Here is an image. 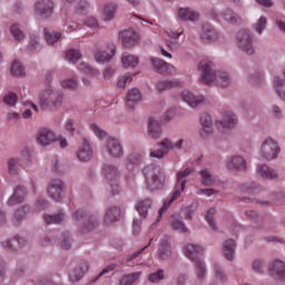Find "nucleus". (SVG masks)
<instances>
[{"label": "nucleus", "instance_id": "1", "mask_svg": "<svg viewBox=\"0 0 285 285\" xmlns=\"http://www.w3.org/2000/svg\"><path fill=\"white\" fill-rule=\"evenodd\" d=\"M39 106L45 112H57L63 106V94L52 87H46L39 94Z\"/></svg>", "mask_w": 285, "mask_h": 285}, {"label": "nucleus", "instance_id": "2", "mask_svg": "<svg viewBox=\"0 0 285 285\" xmlns=\"http://www.w3.org/2000/svg\"><path fill=\"white\" fill-rule=\"evenodd\" d=\"M142 173L145 175V179L147 181L148 190H160L164 188V181L166 178L164 177V170L159 165L150 164L147 165Z\"/></svg>", "mask_w": 285, "mask_h": 285}, {"label": "nucleus", "instance_id": "3", "mask_svg": "<svg viewBox=\"0 0 285 285\" xmlns=\"http://www.w3.org/2000/svg\"><path fill=\"white\" fill-rule=\"evenodd\" d=\"M236 45L239 50L252 57L255 55V46L253 45V33L248 29H240L236 33Z\"/></svg>", "mask_w": 285, "mask_h": 285}, {"label": "nucleus", "instance_id": "4", "mask_svg": "<svg viewBox=\"0 0 285 285\" xmlns=\"http://www.w3.org/2000/svg\"><path fill=\"white\" fill-rule=\"evenodd\" d=\"M184 138L178 139L175 144H173V140L165 138L163 141L158 144L160 146L159 149L150 151L149 156L155 157L156 159H164L166 155L173 150V148H177V150H181L184 146Z\"/></svg>", "mask_w": 285, "mask_h": 285}, {"label": "nucleus", "instance_id": "5", "mask_svg": "<svg viewBox=\"0 0 285 285\" xmlns=\"http://www.w3.org/2000/svg\"><path fill=\"white\" fill-rule=\"evenodd\" d=\"M198 70L200 72L202 83L210 86V83H213V79H215V75L217 73L215 70V63L210 60H202L198 65Z\"/></svg>", "mask_w": 285, "mask_h": 285}, {"label": "nucleus", "instance_id": "6", "mask_svg": "<svg viewBox=\"0 0 285 285\" xmlns=\"http://www.w3.org/2000/svg\"><path fill=\"white\" fill-rule=\"evenodd\" d=\"M261 155L267 161L277 159V155H279V145H277V141L273 138L265 139L261 147Z\"/></svg>", "mask_w": 285, "mask_h": 285}, {"label": "nucleus", "instance_id": "7", "mask_svg": "<svg viewBox=\"0 0 285 285\" xmlns=\"http://www.w3.org/2000/svg\"><path fill=\"white\" fill-rule=\"evenodd\" d=\"M63 190H66V183L59 178H55L49 183L47 193L53 202H61L63 199Z\"/></svg>", "mask_w": 285, "mask_h": 285}, {"label": "nucleus", "instance_id": "8", "mask_svg": "<svg viewBox=\"0 0 285 285\" xmlns=\"http://www.w3.org/2000/svg\"><path fill=\"white\" fill-rule=\"evenodd\" d=\"M222 37V33L213 27L209 22H203L200 28V41L203 43H214V41H217Z\"/></svg>", "mask_w": 285, "mask_h": 285}, {"label": "nucleus", "instance_id": "9", "mask_svg": "<svg viewBox=\"0 0 285 285\" xmlns=\"http://www.w3.org/2000/svg\"><path fill=\"white\" fill-rule=\"evenodd\" d=\"M35 12L41 19H50L55 12V1L38 0L35 4Z\"/></svg>", "mask_w": 285, "mask_h": 285}, {"label": "nucleus", "instance_id": "10", "mask_svg": "<svg viewBox=\"0 0 285 285\" xmlns=\"http://www.w3.org/2000/svg\"><path fill=\"white\" fill-rule=\"evenodd\" d=\"M268 271H269L271 277L276 279V282H285V262L284 261L279 258H275L274 262L269 264Z\"/></svg>", "mask_w": 285, "mask_h": 285}, {"label": "nucleus", "instance_id": "11", "mask_svg": "<svg viewBox=\"0 0 285 285\" xmlns=\"http://www.w3.org/2000/svg\"><path fill=\"white\" fill-rule=\"evenodd\" d=\"M106 150L114 159L124 157V147L121 146V141L117 138L107 139Z\"/></svg>", "mask_w": 285, "mask_h": 285}, {"label": "nucleus", "instance_id": "12", "mask_svg": "<svg viewBox=\"0 0 285 285\" xmlns=\"http://www.w3.org/2000/svg\"><path fill=\"white\" fill-rule=\"evenodd\" d=\"M181 99L185 101V104H188V106L194 109L202 108V106H205L206 104L204 96H195L188 90H184L181 92Z\"/></svg>", "mask_w": 285, "mask_h": 285}, {"label": "nucleus", "instance_id": "13", "mask_svg": "<svg viewBox=\"0 0 285 285\" xmlns=\"http://www.w3.org/2000/svg\"><path fill=\"white\" fill-rule=\"evenodd\" d=\"M27 195L28 190L23 187V185H18L13 189V194L7 200V205L12 207L19 204H23V202H26Z\"/></svg>", "mask_w": 285, "mask_h": 285}, {"label": "nucleus", "instance_id": "14", "mask_svg": "<svg viewBox=\"0 0 285 285\" xmlns=\"http://www.w3.org/2000/svg\"><path fill=\"white\" fill-rule=\"evenodd\" d=\"M256 170L258 177H262V179H267L268 181H277V179H279V173L268 167L266 164L257 165Z\"/></svg>", "mask_w": 285, "mask_h": 285}, {"label": "nucleus", "instance_id": "15", "mask_svg": "<svg viewBox=\"0 0 285 285\" xmlns=\"http://www.w3.org/2000/svg\"><path fill=\"white\" fill-rule=\"evenodd\" d=\"M200 131L199 135L202 139H208L210 135H213V119L210 118V115L203 114L200 116Z\"/></svg>", "mask_w": 285, "mask_h": 285}, {"label": "nucleus", "instance_id": "16", "mask_svg": "<svg viewBox=\"0 0 285 285\" xmlns=\"http://www.w3.org/2000/svg\"><path fill=\"white\" fill-rule=\"evenodd\" d=\"M171 255H173V246L170 245V236H165L159 242L158 258L166 261V259H170Z\"/></svg>", "mask_w": 285, "mask_h": 285}, {"label": "nucleus", "instance_id": "17", "mask_svg": "<svg viewBox=\"0 0 285 285\" xmlns=\"http://www.w3.org/2000/svg\"><path fill=\"white\" fill-rule=\"evenodd\" d=\"M120 37L125 48H132L139 42V36L132 29L120 32Z\"/></svg>", "mask_w": 285, "mask_h": 285}, {"label": "nucleus", "instance_id": "18", "mask_svg": "<svg viewBox=\"0 0 285 285\" xmlns=\"http://www.w3.org/2000/svg\"><path fill=\"white\" fill-rule=\"evenodd\" d=\"M37 141L40 146H50L53 141H57L55 132L48 128L40 129L38 132Z\"/></svg>", "mask_w": 285, "mask_h": 285}, {"label": "nucleus", "instance_id": "19", "mask_svg": "<svg viewBox=\"0 0 285 285\" xmlns=\"http://www.w3.org/2000/svg\"><path fill=\"white\" fill-rule=\"evenodd\" d=\"M1 244H2V247L4 248V250H9V253H17V250H19V248L24 246L26 238L17 236V237H13L10 239H6Z\"/></svg>", "mask_w": 285, "mask_h": 285}, {"label": "nucleus", "instance_id": "20", "mask_svg": "<svg viewBox=\"0 0 285 285\" xmlns=\"http://www.w3.org/2000/svg\"><path fill=\"white\" fill-rule=\"evenodd\" d=\"M90 268V264L88 262H82L78 266H76L71 272H69V281L79 282L86 273H88Z\"/></svg>", "mask_w": 285, "mask_h": 285}, {"label": "nucleus", "instance_id": "21", "mask_svg": "<svg viewBox=\"0 0 285 285\" xmlns=\"http://www.w3.org/2000/svg\"><path fill=\"white\" fill-rule=\"evenodd\" d=\"M150 61L154 66V70L158 72V75H170V70L174 68L173 65L159 58H150Z\"/></svg>", "mask_w": 285, "mask_h": 285}, {"label": "nucleus", "instance_id": "22", "mask_svg": "<svg viewBox=\"0 0 285 285\" xmlns=\"http://www.w3.org/2000/svg\"><path fill=\"white\" fill-rule=\"evenodd\" d=\"M140 101H141V91H139V89L132 88V89L128 90L127 96H126L127 108H129L130 110H135V107Z\"/></svg>", "mask_w": 285, "mask_h": 285}, {"label": "nucleus", "instance_id": "23", "mask_svg": "<svg viewBox=\"0 0 285 285\" xmlns=\"http://www.w3.org/2000/svg\"><path fill=\"white\" fill-rule=\"evenodd\" d=\"M77 157L80 161H90L92 158V148L90 147V141L83 138V144L80 146Z\"/></svg>", "mask_w": 285, "mask_h": 285}, {"label": "nucleus", "instance_id": "24", "mask_svg": "<svg viewBox=\"0 0 285 285\" xmlns=\"http://www.w3.org/2000/svg\"><path fill=\"white\" fill-rule=\"evenodd\" d=\"M200 253H204V247L195 244H188L185 246V255L190 259L191 262L196 263L197 259H200L198 256Z\"/></svg>", "mask_w": 285, "mask_h": 285}, {"label": "nucleus", "instance_id": "25", "mask_svg": "<svg viewBox=\"0 0 285 285\" xmlns=\"http://www.w3.org/2000/svg\"><path fill=\"white\" fill-rule=\"evenodd\" d=\"M121 219V209L117 206L107 208L105 213V224H115Z\"/></svg>", "mask_w": 285, "mask_h": 285}, {"label": "nucleus", "instance_id": "26", "mask_svg": "<svg viewBox=\"0 0 285 285\" xmlns=\"http://www.w3.org/2000/svg\"><path fill=\"white\" fill-rule=\"evenodd\" d=\"M28 213H30V206L28 205H23L21 207H19L18 209H16V212L13 213V217H12V224L16 227L21 226L23 219H26V215H28Z\"/></svg>", "mask_w": 285, "mask_h": 285}, {"label": "nucleus", "instance_id": "27", "mask_svg": "<svg viewBox=\"0 0 285 285\" xmlns=\"http://www.w3.org/2000/svg\"><path fill=\"white\" fill-rule=\"evenodd\" d=\"M213 83L218 88H228L230 86V76L226 71H216Z\"/></svg>", "mask_w": 285, "mask_h": 285}, {"label": "nucleus", "instance_id": "28", "mask_svg": "<svg viewBox=\"0 0 285 285\" xmlns=\"http://www.w3.org/2000/svg\"><path fill=\"white\" fill-rule=\"evenodd\" d=\"M237 115L227 112L223 120L216 121V126L218 128H235V126H237Z\"/></svg>", "mask_w": 285, "mask_h": 285}, {"label": "nucleus", "instance_id": "29", "mask_svg": "<svg viewBox=\"0 0 285 285\" xmlns=\"http://www.w3.org/2000/svg\"><path fill=\"white\" fill-rule=\"evenodd\" d=\"M226 167L228 170H246V160L242 156H233Z\"/></svg>", "mask_w": 285, "mask_h": 285}, {"label": "nucleus", "instance_id": "30", "mask_svg": "<svg viewBox=\"0 0 285 285\" xmlns=\"http://www.w3.org/2000/svg\"><path fill=\"white\" fill-rule=\"evenodd\" d=\"M99 227V214L95 213L87 216L85 219L82 228L86 233H90V230H95V228Z\"/></svg>", "mask_w": 285, "mask_h": 285}, {"label": "nucleus", "instance_id": "31", "mask_svg": "<svg viewBox=\"0 0 285 285\" xmlns=\"http://www.w3.org/2000/svg\"><path fill=\"white\" fill-rule=\"evenodd\" d=\"M222 17L227 21V23H230L232 26H238V23H242V16L237 12H234L233 9H225L222 12Z\"/></svg>", "mask_w": 285, "mask_h": 285}, {"label": "nucleus", "instance_id": "32", "mask_svg": "<svg viewBox=\"0 0 285 285\" xmlns=\"http://www.w3.org/2000/svg\"><path fill=\"white\" fill-rule=\"evenodd\" d=\"M102 173H104L106 179H108L109 181H115V179H117L120 175L119 168L117 166L110 165V164H105L102 166Z\"/></svg>", "mask_w": 285, "mask_h": 285}, {"label": "nucleus", "instance_id": "33", "mask_svg": "<svg viewBox=\"0 0 285 285\" xmlns=\"http://www.w3.org/2000/svg\"><path fill=\"white\" fill-rule=\"evenodd\" d=\"M178 17L183 21H197L199 19V13L190 8H180L178 10Z\"/></svg>", "mask_w": 285, "mask_h": 285}, {"label": "nucleus", "instance_id": "34", "mask_svg": "<svg viewBox=\"0 0 285 285\" xmlns=\"http://www.w3.org/2000/svg\"><path fill=\"white\" fill-rule=\"evenodd\" d=\"M235 248L236 244L234 239H227L224 242L223 253L229 262L235 259Z\"/></svg>", "mask_w": 285, "mask_h": 285}, {"label": "nucleus", "instance_id": "35", "mask_svg": "<svg viewBox=\"0 0 285 285\" xmlns=\"http://www.w3.org/2000/svg\"><path fill=\"white\" fill-rule=\"evenodd\" d=\"M181 193H184V190L179 189V186H176L171 197L165 200L163 207L159 209L158 222L161 219V215H164V213L167 212L168 208H170V204H173V202H175V199H177L181 195Z\"/></svg>", "mask_w": 285, "mask_h": 285}, {"label": "nucleus", "instance_id": "36", "mask_svg": "<svg viewBox=\"0 0 285 285\" xmlns=\"http://www.w3.org/2000/svg\"><path fill=\"white\" fill-rule=\"evenodd\" d=\"M148 130L151 139H159L161 137V126L155 118H149Z\"/></svg>", "mask_w": 285, "mask_h": 285}, {"label": "nucleus", "instance_id": "37", "mask_svg": "<svg viewBox=\"0 0 285 285\" xmlns=\"http://www.w3.org/2000/svg\"><path fill=\"white\" fill-rule=\"evenodd\" d=\"M150 206H153V200H150V198H145L136 204V210L139 213L140 217L146 219V217H148V209Z\"/></svg>", "mask_w": 285, "mask_h": 285}, {"label": "nucleus", "instance_id": "38", "mask_svg": "<svg viewBox=\"0 0 285 285\" xmlns=\"http://www.w3.org/2000/svg\"><path fill=\"white\" fill-rule=\"evenodd\" d=\"M117 12V3L108 2L105 4L102 19L104 21H112L115 13Z\"/></svg>", "mask_w": 285, "mask_h": 285}, {"label": "nucleus", "instance_id": "39", "mask_svg": "<svg viewBox=\"0 0 285 285\" xmlns=\"http://www.w3.org/2000/svg\"><path fill=\"white\" fill-rule=\"evenodd\" d=\"M195 264V273L198 282H204L206 279V263L202 259H196Z\"/></svg>", "mask_w": 285, "mask_h": 285}, {"label": "nucleus", "instance_id": "40", "mask_svg": "<svg viewBox=\"0 0 285 285\" xmlns=\"http://www.w3.org/2000/svg\"><path fill=\"white\" fill-rule=\"evenodd\" d=\"M73 239H72V234H70L69 232H65L60 235V248L62 250H70V248H72V244H73Z\"/></svg>", "mask_w": 285, "mask_h": 285}, {"label": "nucleus", "instance_id": "41", "mask_svg": "<svg viewBox=\"0 0 285 285\" xmlns=\"http://www.w3.org/2000/svg\"><path fill=\"white\" fill-rule=\"evenodd\" d=\"M193 174V169L190 167H187L185 170L179 171L177 174V185L179 190L186 189V177Z\"/></svg>", "mask_w": 285, "mask_h": 285}, {"label": "nucleus", "instance_id": "42", "mask_svg": "<svg viewBox=\"0 0 285 285\" xmlns=\"http://www.w3.org/2000/svg\"><path fill=\"white\" fill-rule=\"evenodd\" d=\"M121 62L125 68H137V66H139V58L134 55L125 53L121 58Z\"/></svg>", "mask_w": 285, "mask_h": 285}, {"label": "nucleus", "instance_id": "43", "mask_svg": "<svg viewBox=\"0 0 285 285\" xmlns=\"http://www.w3.org/2000/svg\"><path fill=\"white\" fill-rule=\"evenodd\" d=\"M65 220L66 214L61 210L58 214L45 215L46 224H63Z\"/></svg>", "mask_w": 285, "mask_h": 285}, {"label": "nucleus", "instance_id": "44", "mask_svg": "<svg viewBox=\"0 0 285 285\" xmlns=\"http://www.w3.org/2000/svg\"><path fill=\"white\" fill-rule=\"evenodd\" d=\"M179 81L177 80H163L157 83V90L164 92L165 90H173V88H178Z\"/></svg>", "mask_w": 285, "mask_h": 285}, {"label": "nucleus", "instance_id": "45", "mask_svg": "<svg viewBox=\"0 0 285 285\" xmlns=\"http://www.w3.org/2000/svg\"><path fill=\"white\" fill-rule=\"evenodd\" d=\"M112 56H115V48L111 49V55L104 50H98L95 53V59L98 63H106L112 59Z\"/></svg>", "mask_w": 285, "mask_h": 285}, {"label": "nucleus", "instance_id": "46", "mask_svg": "<svg viewBox=\"0 0 285 285\" xmlns=\"http://www.w3.org/2000/svg\"><path fill=\"white\" fill-rule=\"evenodd\" d=\"M199 175L202 177V184L204 186H215V177L213 175H210V171H208V169H203L199 171Z\"/></svg>", "mask_w": 285, "mask_h": 285}, {"label": "nucleus", "instance_id": "47", "mask_svg": "<svg viewBox=\"0 0 285 285\" xmlns=\"http://www.w3.org/2000/svg\"><path fill=\"white\" fill-rule=\"evenodd\" d=\"M266 26H268V19L265 16H262L253 24V30H255V32H257V35H264V30H266Z\"/></svg>", "mask_w": 285, "mask_h": 285}, {"label": "nucleus", "instance_id": "48", "mask_svg": "<svg viewBox=\"0 0 285 285\" xmlns=\"http://www.w3.org/2000/svg\"><path fill=\"white\" fill-rule=\"evenodd\" d=\"M45 37H46L47 43H49L50 46H55V43H57L59 39H61V32L50 31L49 29H45Z\"/></svg>", "mask_w": 285, "mask_h": 285}, {"label": "nucleus", "instance_id": "49", "mask_svg": "<svg viewBox=\"0 0 285 285\" xmlns=\"http://www.w3.org/2000/svg\"><path fill=\"white\" fill-rule=\"evenodd\" d=\"M141 277V273L136 272L131 274L124 275L119 282L120 285H132L137 279Z\"/></svg>", "mask_w": 285, "mask_h": 285}, {"label": "nucleus", "instance_id": "50", "mask_svg": "<svg viewBox=\"0 0 285 285\" xmlns=\"http://www.w3.org/2000/svg\"><path fill=\"white\" fill-rule=\"evenodd\" d=\"M78 70H80V72H83L85 75H88L89 77H98L99 75V69H95L86 62H81L78 66Z\"/></svg>", "mask_w": 285, "mask_h": 285}, {"label": "nucleus", "instance_id": "51", "mask_svg": "<svg viewBox=\"0 0 285 285\" xmlns=\"http://www.w3.org/2000/svg\"><path fill=\"white\" fill-rule=\"evenodd\" d=\"M7 166L9 175H17V173H19L21 161L19 160V158H9L7 160Z\"/></svg>", "mask_w": 285, "mask_h": 285}, {"label": "nucleus", "instance_id": "52", "mask_svg": "<svg viewBox=\"0 0 285 285\" xmlns=\"http://www.w3.org/2000/svg\"><path fill=\"white\" fill-rule=\"evenodd\" d=\"M10 33L16 39V41H23L26 39V33H23V30H21V26L19 23L11 26Z\"/></svg>", "mask_w": 285, "mask_h": 285}, {"label": "nucleus", "instance_id": "53", "mask_svg": "<svg viewBox=\"0 0 285 285\" xmlns=\"http://www.w3.org/2000/svg\"><path fill=\"white\" fill-rule=\"evenodd\" d=\"M171 227L174 230H178V233H188V227H186V223L184 220L173 216L171 218Z\"/></svg>", "mask_w": 285, "mask_h": 285}, {"label": "nucleus", "instance_id": "54", "mask_svg": "<svg viewBox=\"0 0 285 285\" xmlns=\"http://www.w3.org/2000/svg\"><path fill=\"white\" fill-rule=\"evenodd\" d=\"M67 61L70 63H77L81 59V51L78 49H69L65 55Z\"/></svg>", "mask_w": 285, "mask_h": 285}, {"label": "nucleus", "instance_id": "55", "mask_svg": "<svg viewBox=\"0 0 285 285\" xmlns=\"http://www.w3.org/2000/svg\"><path fill=\"white\" fill-rule=\"evenodd\" d=\"M61 86L66 90H77L79 87V79L77 77L65 79L61 81Z\"/></svg>", "mask_w": 285, "mask_h": 285}, {"label": "nucleus", "instance_id": "56", "mask_svg": "<svg viewBox=\"0 0 285 285\" xmlns=\"http://www.w3.org/2000/svg\"><path fill=\"white\" fill-rule=\"evenodd\" d=\"M11 75L13 77H23L26 75V69L23 68V65L19 61H13L11 66Z\"/></svg>", "mask_w": 285, "mask_h": 285}, {"label": "nucleus", "instance_id": "57", "mask_svg": "<svg viewBox=\"0 0 285 285\" xmlns=\"http://www.w3.org/2000/svg\"><path fill=\"white\" fill-rule=\"evenodd\" d=\"M242 190H245V193H262L264 190L259 184L252 181L246 183L242 186Z\"/></svg>", "mask_w": 285, "mask_h": 285}, {"label": "nucleus", "instance_id": "58", "mask_svg": "<svg viewBox=\"0 0 285 285\" xmlns=\"http://www.w3.org/2000/svg\"><path fill=\"white\" fill-rule=\"evenodd\" d=\"M215 213H217V210H215V208H210L205 216V219L212 230H217V223H215Z\"/></svg>", "mask_w": 285, "mask_h": 285}, {"label": "nucleus", "instance_id": "59", "mask_svg": "<svg viewBox=\"0 0 285 285\" xmlns=\"http://www.w3.org/2000/svg\"><path fill=\"white\" fill-rule=\"evenodd\" d=\"M165 277L164 269H158L157 272L149 274L148 279L151 284H159Z\"/></svg>", "mask_w": 285, "mask_h": 285}, {"label": "nucleus", "instance_id": "60", "mask_svg": "<svg viewBox=\"0 0 285 285\" xmlns=\"http://www.w3.org/2000/svg\"><path fill=\"white\" fill-rule=\"evenodd\" d=\"M249 81L254 86H262V83H264V73L259 71L252 73L249 77Z\"/></svg>", "mask_w": 285, "mask_h": 285}, {"label": "nucleus", "instance_id": "61", "mask_svg": "<svg viewBox=\"0 0 285 285\" xmlns=\"http://www.w3.org/2000/svg\"><path fill=\"white\" fill-rule=\"evenodd\" d=\"M215 277L218 279V282H226L228 279V276H226V273H224V269L222 266H219V263H215Z\"/></svg>", "mask_w": 285, "mask_h": 285}, {"label": "nucleus", "instance_id": "62", "mask_svg": "<svg viewBox=\"0 0 285 285\" xmlns=\"http://www.w3.org/2000/svg\"><path fill=\"white\" fill-rule=\"evenodd\" d=\"M87 218H88V212H86L85 209H77L72 214L73 222H86Z\"/></svg>", "mask_w": 285, "mask_h": 285}, {"label": "nucleus", "instance_id": "63", "mask_svg": "<svg viewBox=\"0 0 285 285\" xmlns=\"http://www.w3.org/2000/svg\"><path fill=\"white\" fill-rule=\"evenodd\" d=\"M19 97H17V94L10 91L9 94H7L3 97V101L4 104H7V106H16L17 101H18Z\"/></svg>", "mask_w": 285, "mask_h": 285}, {"label": "nucleus", "instance_id": "64", "mask_svg": "<svg viewBox=\"0 0 285 285\" xmlns=\"http://www.w3.org/2000/svg\"><path fill=\"white\" fill-rule=\"evenodd\" d=\"M127 161L131 166H139V164H141V155H139V154H130L129 156H127Z\"/></svg>", "mask_w": 285, "mask_h": 285}]
</instances>
